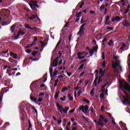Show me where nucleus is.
Listing matches in <instances>:
<instances>
[{"label":"nucleus","instance_id":"58","mask_svg":"<svg viewBox=\"0 0 130 130\" xmlns=\"http://www.w3.org/2000/svg\"><path fill=\"white\" fill-rule=\"evenodd\" d=\"M110 18V16L109 15L107 16L106 18V21H109V18Z\"/></svg>","mask_w":130,"mask_h":130},{"label":"nucleus","instance_id":"23","mask_svg":"<svg viewBox=\"0 0 130 130\" xmlns=\"http://www.w3.org/2000/svg\"><path fill=\"white\" fill-rule=\"evenodd\" d=\"M119 84L120 85V88H123V84L122 83V82L121 81H119Z\"/></svg>","mask_w":130,"mask_h":130},{"label":"nucleus","instance_id":"11","mask_svg":"<svg viewBox=\"0 0 130 130\" xmlns=\"http://www.w3.org/2000/svg\"><path fill=\"white\" fill-rule=\"evenodd\" d=\"M112 68L113 69H116V68H117V67H119V62H117V63H114V61H112Z\"/></svg>","mask_w":130,"mask_h":130},{"label":"nucleus","instance_id":"57","mask_svg":"<svg viewBox=\"0 0 130 130\" xmlns=\"http://www.w3.org/2000/svg\"><path fill=\"white\" fill-rule=\"evenodd\" d=\"M100 98L101 99H103V98H104V93H102L100 94Z\"/></svg>","mask_w":130,"mask_h":130},{"label":"nucleus","instance_id":"3","mask_svg":"<svg viewBox=\"0 0 130 130\" xmlns=\"http://www.w3.org/2000/svg\"><path fill=\"white\" fill-rule=\"evenodd\" d=\"M29 5L31 10H32L34 13H35V14H36L38 12L37 9H39L40 8V6H39V5H38V4H29Z\"/></svg>","mask_w":130,"mask_h":130},{"label":"nucleus","instance_id":"40","mask_svg":"<svg viewBox=\"0 0 130 130\" xmlns=\"http://www.w3.org/2000/svg\"><path fill=\"white\" fill-rule=\"evenodd\" d=\"M81 15H82V12H80L79 13L77 14H76V17L79 18L80 17V16H81Z\"/></svg>","mask_w":130,"mask_h":130},{"label":"nucleus","instance_id":"44","mask_svg":"<svg viewBox=\"0 0 130 130\" xmlns=\"http://www.w3.org/2000/svg\"><path fill=\"white\" fill-rule=\"evenodd\" d=\"M90 95L91 96H92V95H94V88H92L90 91Z\"/></svg>","mask_w":130,"mask_h":130},{"label":"nucleus","instance_id":"7","mask_svg":"<svg viewBox=\"0 0 130 130\" xmlns=\"http://www.w3.org/2000/svg\"><path fill=\"white\" fill-rule=\"evenodd\" d=\"M23 35H25V32L22 31V29H20L17 35L15 37L14 36V39H17V38H19L20 36H23Z\"/></svg>","mask_w":130,"mask_h":130},{"label":"nucleus","instance_id":"18","mask_svg":"<svg viewBox=\"0 0 130 130\" xmlns=\"http://www.w3.org/2000/svg\"><path fill=\"white\" fill-rule=\"evenodd\" d=\"M93 51L94 52H97V51L98 50V46H93L92 47Z\"/></svg>","mask_w":130,"mask_h":130},{"label":"nucleus","instance_id":"26","mask_svg":"<svg viewBox=\"0 0 130 130\" xmlns=\"http://www.w3.org/2000/svg\"><path fill=\"white\" fill-rule=\"evenodd\" d=\"M38 2L37 1H33L31 0L30 1V4H38Z\"/></svg>","mask_w":130,"mask_h":130},{"label":"nucleus","instance_id":"46","mask_svg":"<svg viewBox=\"0 0 130 130\" xmlns=\"http://www.w3.org/2000/svg\"><path fill=\"white\" fill-rule=\"evenodd\" d=\"M82 93H83V91H82V90H79L78 92V96H80V95H81Z\"/></svg>","mask_w":130,"mask_h":130},{"label":"nucleus","instance_id":"19","mask_svg":"<svg viewBox=\"0 0 130 130\" xmlns=\"http://www.w3.org/2000/svg\"><path fill=\"white\" fill-rule=\"evenodd\" d=\"M59 95V90H58L55 94L54 96L55 99H57L58 98V96Z\"/></svg>","mask_w":130,"mask_h":130},{"label":"nucleus","instance_id":"21","mask_svg":"<svg viewBox=\"0 0 130 130\" xmlns=\"http://www.w3.org/2000/svg\"><path fill=\"white\" fill-rule=\"evenodd\" d=\"M105 9V5H102L101 7L100 8V11L101 12H103V10Z\"/></svg>","mask_w":130,"mask_h":130},{"label":"nucleus","instance_id":"55","mask_svg":"<svg viewBox=\"0 0 130 130\" xmlns=\"http://www.w3.org/2000/svg\"><path fill=\"white\" fill-rule=\"evenodd\" d=\"M77 55H78V57H79V56L83 55V53L80 52L77 54Z\"/></svg>","mask_w":130,"mask_h":130},{"label":"nucleus","instance_id":"56","mask_svg":"<svg viewBox=\"0 0 130 130\" xmlns=\"http://www.w3.org/2000/svg\"><path fill=\"white\" fill-rule=\"evenodd\" d=\"M90 109L91 112H94V108H93V107L91 106L90 107Z\"/></svg>","mask_w":130,"mask_h":130},{"label":"nucleus","instance_id":"36","mask_svg":"<svg viewBox=\"0 0 130 130\" xmlns=\"http://www.w3.org/2000/svg\"><path fill=\"white\" fill-rule=\"evenodd\" d=\"M129 7H128L127 9L125 10V12H124L125 15H126V14H127V13H128V11H129Z\"/></svg>","mask_w":130,"mask_h":130},{"label":"nucleus","instance_id":"41","mask_svg":"<svg viewBox=\"0 0 130 130\" xmlns=\"http://www.w3.org/2000/svg\"><path fill=\"white\" fill-rule=\"evenodd\" d=\"M32 19H35V18H37V19H39V17L37 16V15H32Z\"/></svg>","mask_w":130,"mask_h":130},{"label":"nucleus","instance_id":"64","mask_svg":"<svg viewBox=\"0 0 130 130\" xmlns=\"http://www.w3.org/2000/svg\"><path fill=\"white\" fill-rule=\"evenodd\" d=\"M38 102H42V98H39L37 101Z\"/></svg>","mask_w":130,"mask_h":130},{"label":"nucleus","instance_id":"47","mask_svg":"<svg viewBox=\"0 0 130 130\" xmlns=\"http://www.w3.org/2000/svg\"><path fill=\"white\" fill-rule=\"evenodd\" d=\"M85 25H87V23H83L82 25H81V28H83V29H85Z\"/></svg>","mask_w":130,"mask_h":130},{"label":"nucleus","instance_id":"17","mask_svg":"<svg viewBox=\"0 0 130 130\" xmlns=\"http://www.w3.org/2000/svg\"><path fill=\"white\" fill-rule=\"evenodd\" d=\"M82 118H83V119L85 120V121H86V122H88L89 123V122H90V121H89V118L87 117H85V116H83L81 117Z\"/></svg>","mask_w":130,"mask_h":130},{"label":"nucleus","instance_id":"49","mask_svg":"<svg viewBox=\"0 0 130 130\" xmlns=\"http://www.w3.org/2000/svg\"><path fill=\"white\" fill-rule=\"evenodd\" d=\"M25 28H26V29H30V27L29 26V24H26L25 25Z\"/></svg>","mask_w":130,"mask_h":130},{"label":"nucleus","instance_id":"62","mask_svg":"<svg viewBox=\"0 0 130 130\" xmlns=\"http://www.w3.org/2000/svg\"><path fill=\"white\" fill-rule=\"evenodd\" d=\"M25 51H26V52H27V53H30V52H31V49H28L26 50Z\"/></svg>","mask_w":130,"mask_h":130},{"label":"nucleus","instance_id":"8","mask_svg":"<svg viewBox=\"0 0 130 130\" xmlns=\"http://www.w3.org/2000/svg\"><path fill=\"white\" fill-rule=\"evenodd\" d=\"M121 24L122 26L123 27H126L127 28L129 27V22L127 20L123 21L122 22L120 23V24Z\"/></svg>","mask_w":130,"mask_h":130},{"label":"nucleus","instance_id":"31","mask_svg":"<svg viewBox=\"0 0 130 130\" xmlns=\"http://www.w3.org/2000/svg\"><path fill=\"white\" fill-rule=\"evenodd\" d=\"M2 25V26H6V25H9V23L7 22H3Z\"/></svg>","mask_w":130,"mask_h":130},{"label":"nucleus","instance_id":"6","mask_svg":"<svg viewBox=\"0 0 130 130\" xmlns=\"http://www.w3.org/2000/svg\"><path fill=\"white\" fill-rule=\"evenodd\" d=\"M123 18L121 16V17L117 16L116 17H113L112 18V22H115V21H116L117 22H120V21H121V20H122Z\"/></svg>","mask_w":130,"mask_h":130},{"label":"nucleus","instance_id":"45","mask_svg":"<svg viewBox=\"0 0 130 130\" xmlns=\"http://www.w3.org/2000/svg\"><path fill=\"white\" fill-rule=\"evenodd\" d=\"M32 109L36 112V114H38V112L37 111V110L36 109V108H35V107H32Z\"/></svg>","mask_w":130,"mask_h":130},{"label":"nucleus","instance_id":"50","mask_svg":"<svg viewBox=\"0 0 130 130\" xmlns=\"http://www.w3.org/2000/svg\"><path fill=\"white\" fill-rule=\"evenodd\" d=\"M108 30H111V31L113 30V27H107Z\"/></svg>","mask_w":130,"mask_h":130},{"label":"nucleus","instance_id":"16","mask_svg":"<svg viewBox=\"0 0 130 130\" xmlns=\"http://www.w3.org/2000/svg\"><path fill=\"white\" fill-rule=\"evenodd\" d=\"M15 28H16V24H13L11 26V33H13V32H14V30H15Z\"/></svg>","mask_w":130,"mask_h":130},{"label":"nucleus","instance_id":"9","mask_svg":"<svg viewBox=\"0 0 130 130\" xmlns=\"http://www.w3.org/2000/svg\"><path fill=\"white\" fill-rule=\"evenodd\" d=\"M35 83H36V81L32 82L31 83V86H33V85H34L35 89H36V90H37V89H38V88H39V85L40 84H39V83L36 84Z\"/></svg>","mask_w":130,"mask_h":130},{"label":"nucleus","instance_id":"53","mask_svg":"<svg viewBox=\"0 0 130 130\" xmlns=\"http://www.w3.org/2000/svg\"><path fill=\"white\" fill-rule=\"evenodd\" d=\"M32 46H33V45L28 44L26 46V48H30V47H32Z\"/></svg>","mask_w":130,"mask_h":130},{"label":"nucleus","instance_id":"61","mask_svg":"<svg viewBox=\"0 0 130 130\" xmlns=\"http://www.w3.org/2000/svg\"><path fill=\"white\" fill-rule=\"evenodd\" d=\"M67 74L68 77H71L72 76V73H71V72H67Z\"/></svg>","mask_w":130,"mask_h":130},{"label":"nucleus","instance_id":"37","mask_svg":"<svg viewBox=\"0 0 130 130\" xmlns=\"http://www.w3.org/2000/svg\"><path fill=\"white\" fill-rule=\"evenodd\" d=\"M85 4V2H82L81 4V5L79 6V9H82L83 8V6H84V4Z\"/></svg>","mask_w":130,"mask_h":130},{"label":"nucleus","instance_id":"51","mask_svg":"<svg viewBox=\"0 0 130 130\" xmlns=\"http://www.w3.org/2000/svg\"><path fill=\"white\" fill-rule=\"evenodd\" d=\"M90 15H95V11H93L92 10L89 11Z\"/></svg>","mask_w":130,"mask_h":130},{"label":"nucleus","instance_id":"59","mask_svg":"<svg viewBox=\"0 0 130 130\" xmlns=\"http://www.w3.org/2000/svg\"><path fill=\"white\" fill-rule=\"evenodd\" d=\"M78 58H79V59H84V58H85V56H79V57H78Z\"/></svg>","mask_w":130,"mask_h":130},{"label":"nucleus","instance_id":"1","mask_svg":"<svg viewBox=\"0 0 130 130\" xmlns=\"http://www.w3.org/2000/svg\"><path fill=\"white\" fill-rule=\"evenodd\" d=\"M58 58L59 57H57L56 59L53 61H51V68L49 69L50 70V78H53V75H52V71H53V68H56L57 67V64H58Z\"/></svg>","mask_w":130,"mask_h":130},{"label":"nucleus","instance_id":"20","mask_svg":"<svg viewBox=\"0 0 130 130\" xmlns=\"http://www.w3.org/2000/svg\"><path fill=\"white\" fill-rule=\"evenodd\" d=\"M37 53H38V51H34L31 53V54H32V55L33 56H36V54H37Z\"/></svg>","mask_w":130,"mask_h":130},{"label":"nucleus","instance_id":"15","mask_svg":"<svg viewBox=\"0 0 130 130\" xmlns=\"http://www.w3.org/2000/svg\"><path fill=\"white\" fill-rule=\"evenodd\" d=\"M32 129V124L31 123V121H30V119L28 120V128L27 130H30Z\"/></svg>","mask_w":130,"mask_h":130},{"label":"nucleus","instance_id":"33","mask_svg":"<svg viewBox=\"0 0 130 130\" xmlns=\"http://www.w3.org/2000/svg\"><path fill=\"white\" fill-rule=\"evenodd\" d=\"M104 73H105V72H104V71H103V70L102 69H100V74L101 75H102L103 74H104L103 76H104Z\"/></svg>","mask_w":130,"mask_h":130},{"label":"nucleus","instance_id":"22","mask_svg":"<svg viewBox=\"0 0 130 130\" xmlns=\"http://www.w3.org/2000/svg\"><path fill=\"white\" fill-rule=\"evenodd\" d=\"M3 96H4V92H0V103L2 102V100H3Z\"/></svg>","mask_w":130,"mask_h":130},{"label":"nucleus","instance_id":"35","mask_svg":"<svg viewBox=\"0 0 130 130\" xmlns=\"http://www.w3.org/2000/svg\"><path fill=\"white\" fill-rule=\"evenodd\" d=\"M60 42H61V41H59V42H58V43L55 47V50H56V49H57V47H58V46H59V45L60 44Z\"/></svg>","mask_w":130,"mask_h":130},{"label":"nucleus","instance_id":"13","mask_svg":"<svg viewBox=\"0 0 130 130\" xmlns=\"http://www.w3.org/2000/svg\"><path fill=\"white\" fill-rule=\"evenodd\" d=\"M30 99L31 101H33L35 103H37V99L34 96H30Z\"/></svg>","mask_w":130,"mask_h":130},{"label":"nucleus","instance_id":"32","mask_svg":"<svg viewBox=\"0 0 130 130\" xmlns=\"http://www.w3.org/2000/svg\"><path fill=\"white\" fill-rule=\"evenodd\" d=\"M107 62L105 61H104L102 63V66L103 67V68H105L106 67V64H107Z\"/></svg>","mask_w":130,"mask_h":130},{"label":"nucleus","instance_id":"60","mask_svg":"<svg viewBox=\"0 0 130 130\" xmlns=\"http://www.w3.org/2000/svg\"><path fill=\"white\" fill-rule=\"evenodd\" d=\"M93 84L94 85V87H96L97 86V81L96 80L94 81Z\"/></svg>","mask_w":130,"mask_h":130},{"label":"nucleus","instance_id":"52","mask_svg":"<svg viewBox=\"0 0 130 130\" xmlns=\"http://www.w3.org/2000/svg\"><path fill=\"white\" fill-rule=\"evenodd\" d=\"M8 52H9V50H7L5 51H3V52H2V53L3 54H6V53H8Z\"/></svg>","mask_w":130,"mask_h":130},{"label":"nucleus","instance_id":"54","mask_svg":"<svg viewBox=\"0 0 130 130\" xmlns=\"http://www.w3.org/2000/svg\"><path fill=\"white\" fill-rule=\"evenodd\" d=\"M107 85H109L108 83H106L103 86H102V89H104Z\"/></svg>","mask_w":130,"mask_h":130},{"label":"nucleus","instance_id":"27","mask_svg":"<svg viewBox=\"0 0 130 130\" xmlns=\"http://www.w3.org/2000/svg\"><path fill=\"white\" fill-rule=\"evenodd\" d=\"M46 76H47V73H46L45 75H44L43 78L45 77V79L43 81L44 83H45V82H46V81H47V77H46Z\"/></svg>","mask_w":130,"mask_h":130},{"label":"nucleus","instance_id":"24","mask_svg":"<svg viewBox=\"0 0 130 130\" xmlns=\"http://www.w3.org/2000/svg\"><path fill=\"white\" fill-rule=\"evenodd\" d=\"M68 97H69V100H70V101H73L74 98H73V96H72L71 95V94H68Z\"/></svg>","mask_w":130,"mask_h":130},{"label":"nucleus","instance_id":"43","mask_svg":"<svg viewBox=\"0 0 130 130\" xmlns=\"http://www.w3.org/2000/svg\"><path fill=\"white\" fill-rule=\"evenodd\" d=\"M98 125H101L102 126H104V123H103V122H99V123L98 124Z\"/></svg>","mask_w":130,"mask_h":130},{"label":"nucleus","instance_id":"42","mask_svg":"<svg viewBox=\"0 0 130 130\" xmlns=\"http://www.w3.org/2000/svg\"><path fill=\"white\" fill-rule=\"evenodd\" d=\"M83 101H84V102H86V103L88 104L90 103V101L85 99H83Z\"/></svg>","mask_w":130,"mask_h":130},{"label":"nucleus","instance_id":"4","mask_svg":"<svg viewBox=\"0 0 130 130\" xmlns=\"http://www.w3.org/2000/svg\"><path fill=\"white\" fill-rule=\"evenodd\" d=\"M20 109L21 110L23 109V112H25V110H28V104H26L23 102L20 105Z\"/></svg>","mask_w":130,"mask_h":130},{"label":"nucleus","instance_id":"34","mask_svg":"<svg viewBox=\"0 0 130 130\" xmlns=\"http://www.w3.org/2000/svg\"><path fill=\"white\" fill-rule=\"evenodd\" d=\"M57 73H58V71H57V70H55L53 74V77H55V76L57 75Z\"/></svg>","mask_w":130,"mask_h":130},{"label":"nucleus","instance_id":"2","mask_svg":"<svg viewBox=\"0 0 130 130\" xmlns=\"http://www.w3.org/2000/svg\"><path fill=\"white\" fill-rule=\"evenodd\" d=\"M56 105L59 109L58 110V111H59L60 113L62 114V112L63 113H68V111H69V109H70V108L68 107H66L64 108H62V106L60 105L58 103H57L56 104Z\"/></svg>","mask_w":130,"mask_h":130},{"label":"nucleus","instance_id":"29","mask_svg":"<svg viewBox=\"0 0 130 130\" xmlns=\"http://www.w3.org/2000/svg\"><path fill=\"white\" fill-rule=\"evenodd\" d=\"M84 68V64H81V65L80 66V67L78 69V70H79V71H81V70H83V69Z\"/></svg>","mask_w":130,"mask_h":130},{"label":"nucleus","instance_id":"63","mask_svg":"<svg viewBox=\"0 0 130 130\" xmlns=\"http://www.w3.org/2000/svg\"><path fill=\"white\" fill-rule=\"evenodd\" d=\"M100 117L101 118H102V119L103 120H104V116L103 115H100Z\"/></svg>","mask_w":130,"mask_h":130},{"label":"nucleus","instance_id":"25","mask_svg":"<svg viewBox=\"0 0 130 130\" xmlns=\"http://www.w3.org/2000/svg\"><path fill=\"white\" fill-rule=\"evenodd\" d=\"M89 51V53L90 54V56H92V55H93V54H94V50H93L92 49H90Z\"/></svg>","mask_w":130,"mask_h":130},{"label":"nucleus","instance_id":"28","mask_svg":"<svg viewBox=\"0 0 130 130\" xmlns=\"http://www.w3.org/2000/svg\"><path fill=\"white\" fill-rule=\"evenodd\" d=\"M111 23V21L108 20L106 21L105 23V25H110V23Z\"/></svg>","mask_w":130,"mask_h":130},{"label":"nucleus","instance_id":"5","mask_svg":"<svg viewBox=\"0 0 130 130\" xmlns=\"http://www.w3.org/2000/svg\"><path fill=\"white\" fill-rule=\"evenodd\" d=\"M89 110V106L88 105L81 106L80 107V110H81L83 113H87V112Z\"/></svg>","mask_w":130,"mask_h":130},{"label":"nucleus","instance_id":"14","mask_svg":"<svg viewBox=\"0 0 130 130\" xmlns=\"http://www.w3.org/2000/svg\"><path fill=\"white\" fill-rule=\"evenodd\" d=\"M104 73L100 77H99V80L98 81V84H100L102 82V77H103Z\"/></svg>","mask_w":130,"mask_h":130},{"label":"nucleus","instance_id":"38","mask_svg":"<svg viewBox=\"0 0 130 130\" xmlns=\"http://www.w3.org/2000/svg\"><path fill=\"white\" fill-rule=\"evenodd\" d=\"M125 46H126L125 44H123L122 45L121 47L120 48V49L122 50V49H123L124 48V47H125Z\"/></svg>","mask_w":130,"mask_h":130},{"label":"nucleus","instance_id":"10","mask_svg":"<svg viewBox=\"0 0 130 130\" xmlns=\"http://www.w3.org/2000/svg\"><path fill=\"white\" fill-rule=\"evenodd\" d=\"M85 30V28H83L81 27H80V29L78 33V35H80V36H82L83 34H84V30Z\"/></svg>","mask_w":130,"mask_h":130},{"label":"nucleus","instance_id":"48","mask_svg":"<svg viewBox=\"0 0 130 130\" xmlns=\"http://www.w3.org/2000/svg\"><path fill=\"white\" fill-rule=\"evenodd\" d=\"M29 30H33L34 31H36V27H30Z\"/></svg>","mask_w":130,"mask_h":130},{"label":"nucleus","instance_id":"39","mask_svg":"<svg viewBox=\"0 0 130 130\" xmlns=\"http://www.w3.org/2000/svg\"><path fill=\"white\" fill-rule=\"evenodd\" d=\"M112 123L114 124V125H116V123H115V121H114V119H113V117H112Z\"/></svg>","mask_w":130,"mask_h":130},{"label":"nucleus","instance_id":"30","mask_svg":"<svg viewBox=\"0 0 130 130\" xmlns=\"http://www.w3.org/2000/svg\"><path fill=\"white\" fill-rule=\"evenodd\" d=\"M68 90V87L66 86L64 88H63L61 90V92H62L63 93H64V92H66V90Z\"/></svg>","mask_w":130,"mask_h":130},{"label":"nucleus","instance_id":"12","mask_svg":"<svg viewBox=\"0 0 130 130\" xmlns=\"http://www.w3.org/2000/svg\"><path fill=\"white\" fill-rule=\"evenodd\" d=\"M10 56H12V57L15 59H17V58H18L17 54L14 53L13 52H10Z\"/></svg>","mask_w":130,"mask_h":130}]
</instances>
